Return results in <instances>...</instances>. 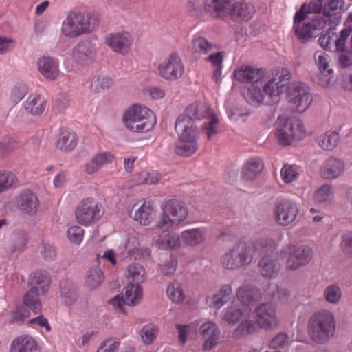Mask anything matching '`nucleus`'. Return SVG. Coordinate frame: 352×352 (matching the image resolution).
Here are the masks:
<instances>
[{
    "label": "nucleus",
    "mask_w": 352,
    "mask_h": 352,
    "mask_svg": "<svg viewBox=\"0 0 352 352\" xmlns=\"http://www.w3.org/2000/svg\"><path fill=\"white\" fill-rule=\"evenodd\" d=\"M265 69L243 65V83H250L245 100L253 107L260 106L264 100L263 85L267 82Z\"/></svg>",
    "instance_id": "1"
},
{
    "label": "nucleus",
    "mask_w": 352,
    "mask_h": 352,
    "mask_svg": "<svg viewBox=\"0 0 352 352\" xmlns=\"http://www.w3.org/2000/svg\"><path fill=\"white\" fill-rule=\"evenodd\" d=\"M188 216V208L184 203L177 199H170L162 207V212L156 222L157 229L168 232L178 226Z\"/></svg>",
    "instance_id": "2"
},
{
    "label": "nucleus",
    "mask_w": 352,
    "mask_h": 352,
    "mask_svg": "<svg viewBox=\"0 0 352 352\" xmlns=\"http://www.w3.org/2000/svg\"><path fill=\"white\" fill-rule=\"evenodd\" d=\"M307 329L313 341L318 344H324L333 336L335 332L333 316L327 311L314 314L309 320Z\"/></svg>",
    "instance_id": "3"
},
{
    "label": "nucleus",
    "mask_w": 352,
    "mask_h": 352,
    "mask_svg": "<svg viewBox=\"0 0 352 352\" xmlns=\"http://www.w3.org/2000/svg\"><path fill=\"white\" fill-rule=\"evenodd\" d=\"M122 121L129 130L141 133L151 130L156 123V118L147 107L133 105L124 113Z\"/></svg>",
    "instance_id": "4"
},
{
    "label": "nucleus",
    "mask_w": 352,
    "mask_h": 352,
    "mask_svg": "<svg viewBox=\"0 0 352 352\" xmlns=\"http://www.w3.org/2000/svg\"><path fill=\"white\" fill-rule=\"evenodd\" d=\"M179 117L189 118L191 120L206 118L207 121L203 124V133L211 139L218 133L219 119L212 109L205 103L196 102L189 105L185 111V115Z\"/></svg>",
    "instance_id": "5"
},
{
    "label": "nucleus",
    "mask_w": 352,
    "mask_h": 352,
    "mask_svg": "<svg viewBox=\"0 0 352 352\" xmlns=\"http://www.w3.org/2000/svg\"><path fill=\"white\" fill-rule=\"evenodd\" d=\"M291 74L288 69H282L276 73V77L269 79L263 85L264 100L262 104L274 105L279 102L280 95L288 91Z\"/></svg>",
    "instance_id": "6"
},
{
    "label": "nucleus",
    "mask_w": 352,
    "mask_h": 352,
    "mask_svg": "<svg viewBox=\"0 0 352 352\" xmlns=\"http://www.w3.org/2000/svg\"><path fill=\"white\" fill-rule=\"evenodd\" d=\"M305 133V129L300 120L278 118L275 135L278 143L284 146L292 144L294 141L300 140Z\"/></svg>",
    "instance_id": "7"
},
{
    "label": "nucleus",
    "mask_w": 352,
    "mask_h": 352,
    "mask_svg": "<svg viewBox=\"0 0 352 352\" xmlns=\"http://www.w3.org/2000/svg\"><path fill=\"white\" fill-rule=\"evenodd\" d=\"M104 214L102 204L94 198L82 199L76 206L75 217L77 222L89 226L97 222Z\"/></svg>",
    "instance_id": "8"
},
{
    "label": "nucleus",
    "mask_w": 352,
    "mask_h": 352,
    "mask_svg": "<svg viewBox=\"0 0 352 352\" xmlns=\"http://www.w3.org/2000/svg\"><path fill=\"white\" fill-rule=\"evenodd\" d=\"M90 19L91 16L88 14L71 12L63 22L61 32L65 36L70 38L91 32L94 26Z\"/></svg>",
    "instance_id": "9"
},
{
    "label": "nucleus",
    "mask_w": 352,
    "mask_h": 352,
    "mask_svg": "<svg viewBox=\"0 0 352 352\" xmlns=\"http://www.w3.org/2000/svg\"><path fill=\"white\" fill-rule=\"evenodd\" d=\"M287 99L292 109L298 113L305 112L312 102L309 88L301 82L289 86Z\"/></svg>",
    "instance_id": "10"
},
{
    "label": "nucleus",
    "mask_w": 352,
    "mask_h": 352,
    "mask_svg": "<svg viewBox=\"0 0 352 352\" xmlns=\"http://www.w3.org/2000/svg\"><path fill=\"white\" fill-rule=\"evenodd\" d=\"M281 252L288 254L286 268L293 271L308 264L313 256L311 248L306 245L296 248L292 245H287L283 247Z\"/></svg>",
    "instance_id": "11"
},
{
    "label": "nucleus",
    "mask_w": 352,
    "mask_h": 352,
    "mask_svg": "<svg viewBox=\"0 0 352 352\" xmlns=\"http://www.w3.org/2000/svg\"><path fill=\"white\" fill-rule=\"evenodd\" d=\"M276 250L275 243L270 239H261L245 244L243 249V265L252 262L256 256L263 254H274Z\"/></svg>",
    "instance_id": "12"
},
{
    "label": "nucleus",
    "mask_w": 352,
    "mask_h": 352,
    "mask_svg": "<svg viewBox=\"0 0 352 352\" xmlns=\"http://www.w3.org/2000/svg\"><path fill=\"white\" fill-rule=\"evenodd\" d=\"M159 75L168 80H175L180 78L184 73V65L180 56L172 54L158 66Z\"/></svg>",
    "instance_id": "13"
},
{
    "label": "nucleus",
    "mask_w": 352,
    "mask_h": 352,
    "mask_svg": "<svg viewBox=\"0 0 352 352\" xmlns=\"http://www.w3.org/2000/svg\"><path fill=\"white\" fill-rule=\"evenodd\" d=\"M97 51L96 45L91 41H81L73 49V60L80 65H90L96 60Z\"/></svg>",
    "instance_id": "14"
},
{
    "label": "nucleus",
    "mask_w": 352,
    "mask_h": 352,
    "mask_svg": "<svg viewBox=\"0 0 352 352\" xmlns=\"http://www.w3.org/2000/svg\"><path fill=\"white\" fill-rule=\"evenodd\" d=\"M254 314L263 329H272L278 324L276 308L270 302L261 304L255 309Z\"/></svg>",
    "instance_id": "15"
},
{
    "label": "nucleus",
    "mask_w": 352,
    "mask_h": 352,
    "mask_svg": "<svg viewBox=\"0 0 352 352\" xmlns=\"http://www.w3.org/2000/svg\"><path fill=\"white\" fill-rule=\"evenodd\" d=\"M298 212L296 203L291 201L280 202L275 210L276 221L280 226H287L296 219Z\"/></svg>",
    "instance_id": "16"
},
{
    "label": "nucleus",
    "mask_w": 352,
    "mask_h": 352,
    "mask_svg": "<svg viewBox=\"0 0 352 352\" xmlns=\"http://www.w3.org/2000/svg\"><path fill=\"white\" fill-rule=\"evenodd\" d=\"M105 42L113 52L125 54L129 51L133 38L129 32H117L107 35Z\"/></svg>",
    "instance_id": "17"
},
{
    "label": "nucleus",
    "mask_w": 352,
    "mask_h": 352,
    "mask_svg": "<svg viewBox=\"0 0 352 352\" xmlns=\"http://www.w3.org/2000/svg\"><path fill=\"white\" fill-rule=\"evenodd\" d=\"M128 212L132 219L141 225L147 226L152 221L153 208L150 202L145 200L134 204Z\"/></svg>",
    "instance_id": "18"
},
{
    "label": "nucleus",
    "mask_w": 352,
    "mask_h": 352,
    "mask_svg": "<svg viewBox=\"0 0 352 352\" xmlns=\"http://www.w3.org/2000/svg\"><path fill=\"white\" fill-rule=\"evenodd\" d=\"M258 268L262 276L271 279L278 276L281 265L273 254H263L258 261Z\"/></svg>",
    "instance_id": "19"
},
{
    "label": "nucleus",
    "mask_w": 352,
    "mask_h": 352,
    "mask_svg": "<svg viewBox=\"0 0 352 352\" xmlns=\"http://www.w3.org/2000/svg\"><path fill=\"white\" fill-rule=\"evenodd\" d=\"M175 130L179 139L182 140L197 141L199 131L194 121L186 117H178L175 122Z\"/></svg>",
    "instance_id": "20"
},
{
    "label": "nucleus",
    "mask_w": 352,
    "mask_h": 352,
    "mask_svg": "<svg viewBox=\"0 0 352 352\" xmlns=\"http://www.w3.org/2000/svg\"><path fill=\"white\" fill-rule=\"evenodd\" d=\"M221 264L223 268L231 271L242 266V246L240 242L228 249L221 256Z\"/></svg>",
    "instance_id": "21"
},
{
    "label": "nucleus",
    "mask_w": 352,
    "mask_h": 352,
    "mask_svg": "<svg viewBox=\"0 0 352 352\" xmlns=\"http://www.w3.org/2000/svg\"><path fill=\"white\" fill-rule=\"evenodd\" d=\"M327 21L321 16H317L311 22L305 23L302 27L296 26V34L301 43H306L308 40L316 36L315 32L325 28Z\"/></svg>",
    "instance_id": "22"
},
{
    "label": "nucleus",
    "mask_w": 352,
    "mask_h": 352,
    "mask_svg": "<svg viewBox=\"0 0 352 352\" xmlns=\"http://www.w3.org/2000/svg\"><path fill=\"white\" fill-rule=\"evenodd\" d=\"M114 159V155L110 152L98 153L85 164L83 170L87 175H93L104 166L112 163Z\"/></svg>",
    "instance_id": "23"
},
{
    "label": "nucleus",
    "mask_w": 352,
    "mask_h": 352,
    "mask_svg": "<svg viewBox=\"0 0 352 352\" xmlns=\"http://www.w3.org/2000/svg\"><path fill=\"white\" fill-rule=\"evenodd\" d=\"M200 333L205 340L203 347L206 350L212 349L221 342V332L214 322L204 323L200 327Z\"/></svg>",
    "instance_id": "24"
},
{
    "label": "nucleus",
    "mask_w": 352,
    "mask_h": 352,
    "mask_svg": "<svg viewBox=\"0 0 352 352\" xmlns=\"http://www.w3.org/2000/svg\"><path fill=\"white\" fill-rule=\"evenodd\" d=\"M39 72L48 80H55L60 74L58 62L50 56H43L37 60Z\"/></svg>",
    "instance_id": "25"
},
{
    "label": "nucleus",
    "mask_w": 352,
    "mask_h": 352,
    "mask_svg": "<svg viewBox=\"0 0 352 352\" xmlns=\"http://www.w3.org/2000/svg\"><path fill=\"white\" fill-rule=\"evenodd\" d=\"M264 168L263 160L259 157H250L243 164V182L256 181Z\"/></svg>",
    "instance_id": "26"
},
{
    "label": "nucleus",
    "mask_w": 352,
    "mask_h": 352,
    "mask_svg": "<svg viewBox=\"0 0 352 352\" xmlns=\"http://www.w3.org/2000/svg\"><path fill=\"white\" fill-rule=\"evenodd\" d=\"M28 243V234L24 230H16L11 233L8 241L6 252L10 256L25 250Z\"/></svg>",
    "instance_id": "27"
},
{
    "label": "nucleus",
    "mask_w": 352,
    "mask_h": 352,
    "mask_svg": "<svg viewBox=\"0 0 352 352\" xmlns=\"http://www.w3.org/2000/svg\"><path fill=\"white\" fill-rule=\"evenodd\" d=\"M16 203L19 210L28 214H34L39 204L37 197L28 190L18 196Z\"/></svg>",
    "instance_id": "28"
},
{
    "label": "nucleus",
    "mask_w": 352,
    "mask_h": 352,
    "mask_svg": "<svg viewBox=\"0 0 352 352\" xmlns=\"http://www.w3.org/2000/svg\"><path fill=\"white\" fill-rule=\"evenodd\" d=\"M10 352H39V351L37 342L32 336L22 335L12 341Z\"/></svg>",
    "instance_id": "29"
},
{
    "label": "nucleus",
    "mask_w": 352,
    "mask_h": 352,
    "mask_svg": "<svg viewBox=\"0 0 352 352\" xmlns=\"http://www.w3.org/2000/svg\"><path fill=\"white\" fill-rule=\"evenodd\" d=\"M344 170V163L336 157L329 158L320 169V175L323 179H332L338 177Z\"/></svg>",
    "instance_id": "30"
},
{
    "label": "nucleus",
    "mask_w": 352,
    "mask_h": 352,
    "mask_svg": "<svg viewBox=\"0 0 352 352\" xmlns=\"http://www.w3.org/2000/svg\"><path fill=\"white\" fill-rule=\"evenodd\" d=\"M159 234L157 238L153 239V244L157 248L162 250L175 249L178 248L181 245V239L179 235L173 232H168L166 234Z\"/></svg>",
    "instance_id": "31"
},
{
    "label": "nucleus",
    "mask_w": 352,
    "mask_h": 352,
    "mask_svg": "<svg viewBox=\"0 0 352 352\" xmlns=\"http://www.w3.org/2000/svg\"><path fill=\"white\" fill-rule=\"evenodd\" d=\"M46 104V100L41 95L32 94L23 102V107L31 115L38 116L44 112Z\"/></svg>",
    "instance_id": "32"
},
{
    "label": "nucleus",
    "mask_w": 352,
    "mask_h": 352,
    "mask_svg": "<svg viewBox=\"0 0 352 352\" xmlns=\"http://www.w3.org/2000/svg\"><path fill=\"white\" fill-rule=\"evenodd\" d=\"M231 3H233V0H203L205 12L215 17L225 16L228 4Z\"/></svg>",
    "instance_id": "33"
},
{
    "label": "nucleus",
    "mask_w": 352,
    "mask_h": 352,
    "mask_svg": "<svg viewBox=\"0 0 352 352\" xmlns=\"http://www.w3.org/2000/svg\"><path fill=\"white\" fill-rule=\"evenodd\" d=\"M77 142V135L74 131L63 129L59 133L56 146L63 151H71L76 148Z\"/></svg>",
    "instance_id": "34"
},
{
    "label": "nucleus",
    "mask_w": 352,
    "mask_h": 352,
    "mask_svg": "<svg viewBox=\"0 0 352 352\" xmlns=\"http://www.w3.org/2000/svg\"><path fill=\"white\" fill-rule=\"evenodd\" d=\"M183 242L187 246L196 247L206 239V231L204 228H192L184 230L181 233Z\"/></svg>",
    "instance_id": "35"
},
{
    "label": "nucleus",
    "mask_w": 352,
    "mask_h": 352,
    "mask_svg": "<svg viewBox=\"0 0 352 352\" xmlns=\"http://www.w3.org/2000/svg\"><path fill=\"white\" fill-rule=\"evenodd\" d=\"M231 294V287L229 285H225L212 296L206 298V304L209 307L219 309L230 299Z\"/></svg>",
    "instance_id": "36"
},
{
    "label": "nucleus",
    "mask_w": 352,
    "mask_h": 352,
    "mask_svg": "<svg viewBox=\"0 0 352 352\" xmlns=\"http://www.w3.org/2000/svg\"><path fill=\"white\" fill-rule=\"evenodd\" d=\"M50 279L49 276L43 272H36L30 274L28 285L30 289H34L41 294H45L49 288Z\"/></svg>",
    "instance_id": "37"
},
{
    "label": "nucleus",
    "mask_w": 352,
    "mask_h": 352,
    "mask_svg": "<svg viewBox=\"0 0 352 352\" xmlns=\"http://www.w3.org/2000/svg\"><path fill=\"white\" fill-rule=\"evenodd\" d=\"M104 279L103 272L98 265L91 267L85 276V287L89 290L97 289Z\"/></svg>",
    "instance_id": "38"
},
{
    "label": "nucleus",
    "mask_w": 352,
    "mask_h": 352,
    "mask_svg": "<svg viewBox=\"0 0 352 352\" xmlns=\"http://www.w3.org/2000/svg\"><path fill=\"white\" fill-rule=\"evenodd\" d=\"M124 303L135 306L140 303L142 298V289L140 285L129 283L125 287Z\"/></svg>",
    "instance_id": "39"
},
{
    "label": "nucleus",
    "mask_w": 352,
    "mask_h": 352,
    "mask_svg": "<svg viewBox=\"0 0 352 352\" xmlns=\"http://www.w3.org/2000/svg\"><path fill=\"white\" fill-rule=\"evenodd\" d=\"M124 246L127 254L133 256L135 259H145L150 256V250L147 248L139 247V244L135 238H130Z\"/></svg>",
    "instance_id": "40"
},
{
    "label": "nucleus",
    "mask_w": 352,
    "mask_h": 352,
    "mask_svg": "<svg viewBox=\"0 0 352 352\" xmlns=\"http://www.w3.org/2000/svg\"><path fill=\"white\" fill-rule=\"evenodd\" d=\"M125 276L129 280L133 281L135 284L139 285L140 283L145 281L146 273L144 268L140 264L132 263L128 265Z\"/></svg>",
    "instance_id": "41"
},
{
    "label": "nucleus",
    "mask_w": 352,
    "mask_h": 352,
    "mask_svg": "<svg viewBox=\"0 0 352 352\" xmlns=\"http://www.w3.org/2000/svg\"><path fill=\"white\" fill-rule=\"evenodd\" d=\"M339 134L336 131H328L318 138V143L324 151H331L337 146L339 142Z\"/></svg>",
    "instance_id": "42"
},
{
    "label": "nucleus",
    "mask_w": 352,
    "mask_h": 352,
    "mask_svg": "<svg viewBox=\"0 0 352 352\" xmlns=\"http://www.w3.org/2000/svg\"><path fill=\"white\" fill-rule=\"evenodd\" d=\"M166 292L169 298L175 303L183 302L186 298L182 284L176 280L168 286Z\"/></svg>",
    "instance_id": "43"
},
{
    "label": "nucleus",
    "mask_w": 352,
    "mask_h": 352,
    "mask_svg": "<svg viewBox=\"0 0 352 352\" xmlns=\"http://www.w3.org/2000/svg\"><path fill=\"white\" fill-rule=\"evenodd\" d=\"M41 294L40 292L34 290V289H30L23 297L24 305L34 312H38L41 309V302L39 298Z\"/></svg>",
    "instance_id": "44"
},
{
    "label": "nucleus",
    "mask_w": 352,
    "mask_h": 352,
    "mask_svg": "<svg viewBox=\"0 0 352 352\" xmlns=\"http://www.w3.org/2000/svg\"><path fill=\"white\" fill-rule=\"evenodd\" d=\"M60 296L63 302L67 306L72 305L78 298L75 287L64 283L60 285Z\"/></svg>",
    "instance_id": "45"
},
{
    "label": "nucleus",
    "mask_w": 352,
    "mask_h": 352,
    "mask_svg": "<svg viewBox=\"0 0 352 352\" xmlns=\"http://www.w3.org/2000/svg\"><path fill=\"white\" fill-rule=\"evenodd\" d=\"M197 148V141L182 140L179 139L175 146V152L179 155L188 157L195 153Z\"/></svg>",
    "instance_id": "46"
},
{
    "label": "nucleus",
    "mask_w": 352,
    "mask_h": 352,
    "mask_svg": "<svg viewBox=\"0 0 352 352\" xmlns=\"http://www.w3.org/2000/svg\"><path fill=\"white\" fill-rule=\"evenodd\" d=\"M157 333V327L151 323L143 327L140 331V336L144 343L149 344L155 339Z\"/></svg>",
    "instance_id": "47"
},
{
    "label": "nucleus",
    "mask_w": 352,
    "mask_h": 352,
    "mask_svg": "<svg viewBox=\"0 0 352 352\" xmlns=\"http://www.w3.org/2000/svg\"><path fill=\"white\" fill-rule=\"evenodd\" d=\"M16 182V177L12 172L0 171V192L8 190Z\"/></svg>",
    "instance_id": "48"
},
{
    "label": "nucleus",
    "mask_w": 352,
    "mask_h": 352,
    "mask_svg": "<svg viewBox=\"0 0 352 352\" xmlns=\"http://www.w3.org/2000/svg\"><path fill=\"white\" fill-rule=\"evenodd\" d=\"M230 7L228 15L232 21L241 24L242 22V3L240 1L233 0V3H228Z\"/></svg>",
    "instance_id": "49"
},
{
    "label": "nucleus",
    "mask_w": 352,
    "mask_h": 352,
    "mask_svg": "<svg viewBox=\"0 0 352 352\" xmlns=\"http://www.w3.org/2000/svg\"><path fill=\"white\" fill-rule=\"evenodd\" d=\"M242 317V309L240 305L229 307L224 316V319L229 324H235Z\"/></svg>",
    "instance_id": "50"
},
{
    "label": "nucleus",
    "mask_w": 352,
    "mask_h": 352,
    "mask_svg": "<svg viewBox=\"0 0 352 352\" xmlns=\"http://www.w3.org/2000/svg\"><path fill=\"white\" fill-rule=\"evenodd\" d=\"M345 4L344 0H330L323 5V14L325 16H331L337 14L338 9L341 10Z\"/></svg>",
    "instance_id": "51"
},
{
    "label": "nucleus",
    "mask_w": 352,
    "mask_h": 352,
    "mask_svg": "<svg viewBox=\"0 0 352 352\" xmlns=\"http://www.w3.org/2000/svg\"><path fill=\"white\" fill-rule=\"evenodd\" d=\"M324 296L327 302L338 303L342 297V291L339 287L335 285H329L324 290Z\"/></svg>",
    "instance_id": "52"
},
{
    "label": "nucleus",
    "mask_w": 352,
    "mask_h": 352,
    "mask_svg": "<svg viewBox=\"0 0 352 352\" xmlns=\"http://www.w3.org/2000/svg\"><path fill=\"white\" fill-rule=\"evenodd\" d=\"M261 298L260 290L256 287L243 289V305H250L256 303Z\"/></svg>",
    "instance_id": "53"
},
{
    "label": "nucleus",
    "mask_w": 352,
    "mask_h": 352,
    "mask_svg": "<svg viewBox=\"0 0 352 352\" xmlns=\"http://www.w3.org/2000/svg\"><path fill=\"white\" fill-rule=\"evenodd\" d=\"M315 58L320 72H327L329 74H331L333 73V70L329 68V61L328 60L329 56L327 54L322 52H316L315 54Z\"/></svg>",
    "instance_id": "54"
},
{
    "label": "nucleus",
    "mask_w": 352,
    "mask_h": 352,
    "mask_svg": "<svg viewBox=\"0 0 352 352\" xmlns=\"http://www.w3.org/2000/svg\"><path fill=\"white\" fill-rule=\"evenodd\" d=\"M192 47L195 51L206 54L211 52L212 46L204 37H198L192 41Z\"/></svg>",
    "instance_id": "55"
},
{
    "label": "nucleus",
    "mask_w": 352,
    "mask_h": 352,
    "mask_svg": "<svg viewBox=\"0 0 352 352\" xmlns=\"http://www.w3.org/2000/svg\"><path fill=\"white\" fill-rule=\"evenodd\" d=\"M113 83L112 79L107 76H98L92 81V87L97 91L109 89Z\"/></svg>",
    "instance_id": "56"
},
{
    "label": "nucleus",
    "mask_w": 352,
    "mask_h": 352,
    "mask_svg": "<svg viewBox=\"0 0 352 352\" xmlns=\"http://www.w3.org/2000/svg\"><path fill=\"white\" fill-rule=\"evenodd\" d=\"M28 93V86L25 84L19 83L13 87L10 98L14 102L17 103L21 101Z\"/></svg>",
    "instance_id": "57"
},
{
    "label": "nucleus",
    "mask_w": 352,
    "mask_h": 352,
    "mask_svg": "<svg viewBox=\"0 0 352 352\" xmlns=\"http://www.w3.org/2000/svg\"><path fill=\"white\" fill-rule=\"evenodd\" d=\"M333 193L332 186L329 184L322 185L315 192V200L318 203H322L327 201L330 195Z\"/></svg>",
    "instance_id": "58"
},
{
    "label": "nucleus",
    "mask_w": 352,
    "mask_h": 352,
    "mask_svg": "<svg viewBox=\"0 0 352 352\" xmlns=\"http://www.w3.org/2000/svg\"><path fill=\"white\" fill-rule=\"evenodd\" d=\"M177 260L175 256H171L168 260L161 265L160 270L164 276H172L176 271Z\"/></svg>",
    "instance_id": "59"
},
{
    "label": "nucleus",
    "mask_w": 352,
    "mask_h": 352,
    "mask_svg": "<svg viewBox=\"0 0 352 352\" xmlns=\"http://www.w3.org/2000/svg\"><path fill=\"white\" fill-rule=\"evenodd\" d=\"M84 235V230L80 226H73L68 229L67 236L74 243L79 244Z\"/></svg>",
    "instance_id": "60"
},
{
    "label": "nucleus",
    "mask_w": 352,
    "mask_h": 352,
    "mask_svg": "<svg viewBox=\"0 0 352 352\" xmlns=\"http://www.w3.org/2000/svg\"><path fill=\"white\" fill-rule=\"evenodd\" d=\"M281 175L286 183H289L296 179L298 173L293 166L285 164L281 170Z\"/></svg>",
    "instance_id": "61"
},
{
    "label": "nucleus",
    "mask_w": 352,
    "mask_h": 352,
    "mask_svg": "<svg viewBox=\"0 0 352 352\" xmlns=\"http://www.w3.org/2000/svg\"><path fill=\"white\" fill-rule=\"evenodd\" d=\"M331 74H325V72H320L319 74L313 75L311 78L313 81L316 82L318 85L322 87H327L333 84L334 80Z\"/></svg>",
    "instance_id": "62"
},
{
    "label": "nucleus",
    "mask_w": 352,
    "mask_h": 352,
    "mask_svg": "<svg viewBox=\"0 0 352 352\" xmlns=\"http://www.w3.org/2000/svg\"><path fill=\"white\" fill-rule=\"evenodd\" d=\"M16 142L10 137H4L0 141V153L7 155L11 153L15 148Z\"/></svg>",
    "instance_id": "63"
},
{
    "label": "nucleus",
    "mask_w": 352,
    "mask_h": 352,
    "mask_svg": "<svg viewBox=\"0 0 352 352\" xmlns=\"http://www.w3.org/2000/svg\"><path fill=\"white\" fill-rule=\"evenodd\" d=\"M342 248L346 254L352 255V232H346L343 234Z\"/></svg>",
    "instance_id": "64"
}]
</instances>
